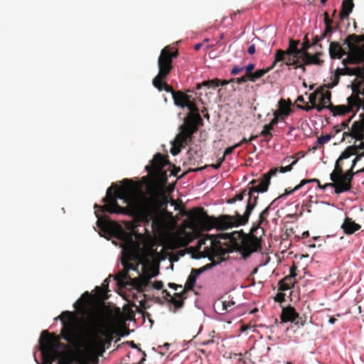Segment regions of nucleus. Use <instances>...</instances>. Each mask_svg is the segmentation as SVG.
I'll return each mask as SVG.
<instances>
[{
  "instance_id": "obj_12",
  "label": "nucleus",
  "mask_w": 364,
  "mask_h": 364,
  "mask_svg": "<svg viewBox=\"0 0 364 364\" xmlns=\"http://www.w3.org/2000/svg\"><path fill=\"white\" fill-rule=\"evenodd\" d=\"M168 164V159L161 154L157 153L151 161V165L146 166V169L149 174H161L162 178L166 181V173L163 171V168Z\"/></svg>"
},
{
  "instance_id": "obj_25",
  "label": "nucleus",
  "mask_w": 364,
  "mask_h": 364,
  "mask_svg": "<svg viewBox=\"0 0 364 364\" xmlns=\"http://www.w3.org/2000/svg\"><path fill=\"white\" fill-rule=\"evenodd\" d=\"M295 283V278H291L289 276H286L279 282V289L280 291H286L294 287Z\"/></svg>"
},
{
  "instance_id": "obj_7",
  "label": "nucleus",
  "mask_w": 364,
  "mask_h": 364,
  "mask_svg": "<svg viewBox=\"0 0 364 364\" xmlns=\"http://www.w3.org/2000/svg\"><path fill=\"white\" fill-rule=\"evenodd\" d=\"M178 55L177 50H172V48L169 46L163 48L158 58L159 73L152 80L153 85L159 91L165 90L166 92L171 93L173 100L174 96L183 92L175 91L171 86L166 82L165 80L173 69V60L177 58Z\"/></svg>"
},
{
  "instance_id": "obj_11",
  "label": "nucleus",
  "mask_w": 364,
  "mask_h": 364,
  "mask_svg": "<svg viewBox=\"0 0 364 364\" xmlns=\"http://www.w3.org/2000/svg\"><path fill=\"white\" fill-rule=\"evenodd\" d=\"M85 349L86 348H85ZM85 350L86 352L79 349L73 350L64 354L60 352V355L57 358L58 364H91L92 358L88 353H102L100 352L91 353L87 350Z\"/></svg>"
},
{
  "instance_id": "obj_29",
  "label": "nucleus",
  "mask_w": 364,
  "mask_h": 364,
  "mask_svg": "<svg viewBox=\"0 0 364 364\" xmlns=\"http://www.w3.org/2000/svg\"><path fill=\"white\" fill-rule=\"evenodd\" d=\"M108 288V282L107 279L105 280L104 284L102 287H96L95 292L96 296L100 299H107V296H106V292L107 291Z\"/></svg>"
},
{
  "instance_id": "obj_41",
  "label": "nucleus",
  "mask_w": 364,
  "mask_h": 364,
  "mask_svg": "<svg viewBox=\"0 0 364 364\" xmlns=\"http://www.w3.org/2000/svg\"><path fill=\"white\" fill-rule=\"evenodd\" d=\"M274 129L272 126H271L269 124H265L263 127V129L261 132V135L263 136H269V139L272 137V134L271 133V131Z\"/></svg>"
},
{
  "instance_id": "obj_20",
  "label": "nucleus",
  "mask_w": 364,
  "mask_h": 364,
  "mask_svg": "<svg viewBox=\"0 0 364 364\" xmlns=\"http://www.w3.org/2000/svg\"><path fill=\"white\" fill-rule=\"evenodd\" d=\"M329 55L332 59H341L343 55H348V52L341 47L339 43L333 41L331 42L329 46Z\"/></svg>"
},
{
  "instance_id": "obj_51",
  "label": "nucleus",
  "mask_w": 364,
  "mask_h": 364,
  "mask_svg": "<svg viewBox=\"0 0 364 364\" xmlns=\"http://www.w3.org/2000/svg\"><path fill=\"white\" fill-rule=\"evenodd\" d=\"M297 275V267L294 264L289 269V274L288 276L291 278H295Z\"/></svg>"
},
{
  "instance_id": "obj_53",
  "label": "nucleus",
  "mask_w": 364,
  "mask_h": 364,
  "mask_svg": "<svg viewBox=\"0 0 364 364\" xmlns=\"http://www.w3.org/2000/svg\"><path fill=\"white\" fill-rule=\"evenodd\" d=\"M355 116H353V114H352V116L347 120L343 122L341 124V129H345L346 128H348V125H349V123L350 122V121L352 120V119Z\"/></svg>"
},
{
  "instance_id": "obj_47",
  "label": "nucleus",
  "mask_w": 364,
  "mask_h": 364,
  "mask_svg": "<svg viewBox=\"0 0 364 364\" xmlns=\"http://www.w3.org/2000/svg\"><path fill=\"white\" fill-rule=\"evenodd\" d=\"M299 43V41L290 39L289 43V47H290L291 49H293L294 50H295L296 53H298L299 54V48H298Z\"/></svg>"
},
{
  "instance_id": "obj_27",
  "label": "nucleus",
  "mask_w": 364,
  "mask_h": 364,
  "mask_svg": "<svg viewBox=\"0 0 364 364\" xmlns=\"http://www.w3.org/2000/svg\"><path fill=\"white\" fill-rule=\"evenodd\" d=\"M298 108L305 110L306 112H309L313 109H316L318 112H321L324 109H327L329 110V107L328 105H324L318 102V103L315 104L314 105H309V104H305L304 105H297Z\"/></svg>"
},
{
  "instance_id": "obj_22",
  "label": "nucleus",
  "mask_w": 364,
  "mask_h": 364,
  "mask_svg": "<svg viewBox=\"0 0 364 364\" xmlns=\"http://www.w3.org/2000/svg\"><path fill=\"white\" fill-rule=\"evenodd\" d=\"M354 7L353 0H343L341 4V9L339 13L340 20L348 18L350 14Z\"/></svg>"
},
{
  "instance_id": "obj_23",
  "label": "nucleus",
  "mask_w": 364,
  "mask_h": 364,
  "mask_svg": "<svg viewBox=\"0 0 364 364\" xmlns=\"http://www.w3.org/2000/svg\"><path fill=\"white\" fill-rule=\"evenodd\" d=\"M322 55V53L317 52L314 55L310 54L309 53L306 54L305 56L301 58L302 61L305 62V64L309 65H322L323 64V60L319 58V56Z\"/></svg>"
},
{
  "instance_id": "obj_38",
  "label": "nucleus",
  "mask_w": 364,
  "mask_h": 364,
  "mask_svg": "<svg viewBox=\"0 0 364 364\" xmlns=\"http://www.w3.org/2000/svg\"><path fill=\"white\" fill-rule=\"evenodd\" d=\"M331 139V136L330 134H326V135H323V136H321L319 137H318L317 139V141H316V146H314L313 147V149L316 150L318 147V146H322L324 144H326L327 142H328Z\"/></svg>"
},
{
  "instance_id": "obj_43",
  "label": "nucleus",
  "mask_w": 364,
  "mask_h": 364,
  "mask_svg": "<svg viewBox=\"0 0 364 364\" xmlns=\"http://www.w3.org/2000/svg\"><path fill=\"white\" fill-rule=\"evenodd\" d=\"M298 161V159H295L294 161H293L289 165L287 166H280L279 168H278V171H279L280 173H286V172H288V171H290L292 170V168H293V166Z\"/></svg>"
},
{
  "instance_id": "obj_63",
  "label": "nucleus",
  "mask_w": 364,
  "mask_h": 364,
  "mask_svg": "<svg viewBox=\"0 0 364 364\" xmlns=\"http://www.w3.org/2000/svg\"><path fill=\"white\" fill-rule=\"evenodd\" d=\"M203 272L202 269H193L191 274H196V277H198V275Z\"/></svg>"
},
{
  "instance_id": "obj_59",
  "label": "nucleus",
  "mask_w": 364,
  "mask_h": 364,
  "mask_svg": "<svg viewBox=\"0 0 364 364\" xmlns=\"http://www.w3.org/2000/svg\"><path fill=\"white\" fill-rule=\"evenodd\" d=\"M296 190H294V188L293 189H290V188H286L285 189V191L283 194L280 195L279 197H277V198H278V200L280 198H282L284 196H288V195H290L294 191H295Z\"/></svg>"
},
{
  "instance_id": "obj_55",
  "label": "nucleus",
  "mask_w": 364,
  "mask_h": 364,
  "mask_svg": "<svg viewBox=\"0 0 364 364\" xmlns=\"http://www.w3.org/2000/svg\"><path fill=\"white\" fill-rule=\"evenodd\" d=\"M163 286H164V284L161 281H155L152 284L153 288L158 289V290L161 289L163 288Z\"/></svg>"
},
{
  "instance_id": "obj_5",
  "label": "nucleus",
  "mask_w": 364,
  "mask_h": 364,
  "mask_svg": "<svg viewBox=\"0 0 364 364\" xmlns=\"http://www.w3.org/2000/svg\"><path fill=\"white\" fill-rule=\"evenodd\" d=\"M347 45L348 56L342 60L344 65L343 68H337L331 77V82L328 84V88L336 86L341 75L355 76L356 78L352 84L364 86V36L355 34L349 35L344 41Z\"/></svg>"
},
{
  "instance_id": "obj_60",
  "label": "nucleus",
  "mask_w": 364,
  "mask_h": 364,
  "mask_svg": "<svg viewBox=\"0 0 364 364\" xmlns=\"http://www.w3.org/2000/svg\"><path fill=\"white\" fill-rule=\"evenodd\" d=\"M306 65H308L305 64V62H303L302 63H299V65H296V67H294V69L299 68L302 71V73H305L306 71Z\"/></svg>"
},
{
  "instance_id": "obj_45",
  "label": "nucleus",
  "mask_w": 364,
  "mask_h": 364,
  "mask_svg": "<svg viewBox=\"0 0 364 364\" xmlns=\"http://www.w3.org/2000/svg\"><path fill=\"white\" fill-rule=\"evenodd\" d=\"M255 69V65L251 63L247 65V66L244 67V70L245 71V75L247 76V78H250V75H252L253 70Z\"/></svg>"
},
{
  "instance_id": "obj_40",
  "label": "nucleus",
  "mask_w": 364,
  "mask_h": 364,
  "mask_svg": "<svg viewBox=\"0 0 364 364\" xmlns=\"http://www.w3.org/2000/svg\"><path fill=\"white\" fill-rule=\"evenodd\" d=\"M228 300H224L222 301L223 310L225 311H230L232 310V306L235 304V302L228 296Z\"/></svg>"
},
{
  "instance_id": "obj_35",
  "label": "nucleus",
  "mask_w": 364,
  "mask_h": 364,
  "mask_svg": "<svg viewBox=\"0 0 364 364\" xmlns=\"http://www.w3.org/2000/svg\"><path fill=\"white\" fill-rule=\"evenodd\" d=\"M311 46V45L309 41L308 40L307 36H306L304 38V41L301 45V48H299V57L303 58L306 54H308L309 53L308 50L309 49V48Z\"/></svg>"
},
{
  "instance_id": "obj_61",
  "label": "nucleus",
  "mask_w": 364,
  "mask_h": 364,
  "mask_svg": "<svg viewBox=\"0 0 364 364\" xmlns=\"http://www.w3.org/2000/svg\"><path fill=\"white\" fill-rule=\"evenodd\" d=\"M259 353V348L256 346H253L250 349V355H253L256 357L257 354Z\"/></svg>"
},
{
  "instance_id": "obj_58",
  "label": "nucleus",
  "mask_w": 364,
  "mask_h": 364,
  "mask_svg": "<svg viewBox=\"0 0 364 364\" xmlns=\"http://www.w3.org/2000/svg\"><path fill=\"white\" fill-rule=\"evenodd\" d=\"M285 295L283 293H278L275 297V301L279 303H282L284 301Z\"/></svg>"
},
{
  "instance_id": "obj_57",
  "label": "nucleus",
  "mask_w": 364,
  "mask_h": 364,
  "mask_svg": "<svg viewBox=\"0 0 364 364\" xmlns=\"http://www.w3.org/2000/svg\"><path fill=\"white\" fill-rule=\"evenodd\" d=\"M257 138V136H255V135H252L251 136L249 139H246V138H243L241 141H240L238 144H240V146L245 144V143H248L254 139H255Z\"/></svg>"
},
{
  "instance_id": "obj_44",
  "label": "nucleus",
  "mask_w": 364,
  "mask_h": 364,
  "mask_svg": "<svg viewBox=\"0 0 364 364\" xmlns=\"http://www.w3.org/2000/svg\"><path fill=\"white\" fill-rule=\"evenodd\" d=\"M117 277H119V279L121 281L127 280V279H131L129 275L128 270L127 269H125L124 267V269L118 274Z\"/></svg>"
},
{
  "instance_id": "obj_19",
  "label": "nucleus",
  "mask_w": 364,
  "mask_h": 364,
  "mask_svg": "<svg viewBox=\"0 0 364 364\" xmlns=\"http://www.w3.org/2000/svg\"><path fill=\"white\" fill-rule=\"evenodd\" d=\"M141 308L146 309L145 301H141L140 306H137L135 304H132L131 305H125L123 309L127 315V318L132 320L135 316V311L141 313L143 316H144L146 313L141 311Z\"/></svg>"
},
{
  "instance_id": "obj_17",
  "label": "nucleus",
  "mask_w": 364,
  "mask_h": 364,
  "mask_svg": "<svg viewBox=\"0 0 364 364\" xmlns=\"http://www.w3.org/2000/svg\"><path fill=\"white\" fill-rule=\"evenodd\" d=\"M151 279V277L143 272L139 277L133 279V284L139 292H144L146 291V288L149 286Z\"/></svg>"
},
{
  "instance_id": "obj_1",
  "label": "nucleus",
  "mask_w": 364,
  "mask_h": 364,
  "mask_svg": "<svg viewBox=\"0 0 364 364\" xmlns=\"http://www.w3.org/2000/svg\"><path fill=\"white\" fill-rule=\"evenodd\" d=\"M92 296L85 291L73 304V307L86 317L83 328H79L75 312L65 311L55 318L60 319L63 325L60 336L48 331L41 333L39 342L42 364H53L60 355V350L68 348L60 342V338L73 346H79L82 343L83 347L91 353L105 352L106 346L112 341V333L109 329L105 328L101 311L92 304Z\"/></svg>"
},
{
  "instance_id": "obj_52",
  "label": "nucleus",
  "mask_w": 364,
  "mask_h": 364,
  "mask_svg": "<svg viewBox=\"0 0 364 364\" xmlns=\"http://www.w3.org/2000/svg\"><path fill=\"white\" fill-rule=\"evenodd\" d=\"M242 70H244V67H240L236 65L232 68L231 74L235 75L241 73Z\"/></svg>"
},
{
  "instance_id": "obj_42",
  "label": "nucleus",
  "mask_w": 364,
  "mask_h": 364,
  "mask_svg": "<svg viewBox=\"0 0 364 364\" xmlns=\"http://www.w3.org/2000/svg\"><path fill=\"white\" fill-rule=\"evenodd\" d=\"M247 190H243L241 193L239 194H237L233 198L229 199L228 203H233L237 200H242L245 196H246Z\"/></svg>"
},
{
  "instance_id": "obj_6",
  "label": "nucleus",
  "mask_w": 364,
  "mask_h": 364,
  "mask_svg": "<svg viewBox=\"0 0 364 364\" xmlns=\"http://www.w3.org/2000/svg\"><path fill=\"white\" fill-rule=\"evenodd\" d=\"M174 103L176 106L187 107L190 111L184 119V123L180 127V133L176 137V143L186 146L188 142L192 141L193 134L198 130V126L202 122L199 110L196 103L191 100V96L185 93H179L174 96Z\"/></svg>"
},
{
  "instance_id": "obj_3",
  "label": "nucleus",
  "mask_w": 364,
  "mask_h": 364,
  "mask_svg": "<svg viewBox=\"0 0 364 364\" xmlns=\"http://www.w3.org/2000/svg\"><path fill=\"white\" fill-rule=\"evenodd\" d=\"M278 198L273 200L259 215L257 223H254L250 234L243 230L235 231L230 234L220 233L218 235H208L198 241L199 248H203V252L209 257H218L222 259L227 253L236 250L246 259L254 253L262 250V240L253 232L263 223H267V217L271 209H274Z\"/></svg>"
},
{
  "instance_id": "obj_2",
  "label": "nucleus",
  "mask_w": 364,
  "mask_h": 364,
  "mask_svg": "<svg viewBox=\"0 0 364 364\" xmlns=\"http://www.w3.org/2000/svg\"><path fill=\"white\" fill-rule=\"evenodd\" d=\"M133 185L129 179L123 181V186H112L103 198L104 205H95L97 224L101 229L113 230L116 233L115 223L108 220L105 217H100L97 212L122 215H130L139 221L149 224L151 222L154 230H159L164 224L161 215V209H165L168 203L166 193L161 188L153 186L148 189V194L139 196L133 194Z\"/></svg>"
},
{
  "instance_id": "obj_4",
  "label": "nucleus",
  "mask_w": 364,
  "mask_h": 364,
  "mask_svg": "<svg viewBox=\"0 0 364 364\" xmlns=\"http://www.w3.org/2000/svg\"><path fill=\"white\" fill-rule=\"evenodd\" d=\"M277 171L278 168L270 169L267 173L263 175L257 185L248 188L247 193L248 200L243 215L235 211L233 215H221L216 218L208 215L203 208L198 207L193 208L191 212L190 218L193 225L201 228L203 230H210L213 228L224 230L246 225L257 204L258 193H264L268 190L271 176L276 175Z\"/></svg>"
},
{
  "instance_id": "obj_13",
  "label": "nucleus",
  "mask_w": 364,
  "mask_h": 364,
  "mask_svg": "<svg viewBox=\"0 0 364 364\" xmlns=\"http://www.w3.org/2000/svg\"><path fill=\"white\" fill-rule=\"evenodd\" d=\"M358 101L355 99V95L353 93L347 98V105H333V104L328 105L329 110L333 116L344 115L347 113L352 112L354 114L355 107H357Z\"/></svg>"
},
{
  "instance_id": "obj_36",
  "label": "nucleus",
  "mask_w": 364,
  "mask_h": 364,
  "mask_svg": "<svg viewBox=\"0 0 364 364\" xmlns=\"http://www.w3.org/2000/svg\"><path fill=\"white\" fill-rule=\"evenodd\" d=\"M197 277H196V274H191L186 282L185 284V289L183 290H192L195 286L196 282Z\"/></svg>"
},
{
  "instance_id": "obj_24",
  "label": "nucleus",
  "mask_w": 364,
  "mask_h": 364,
  "mask_svg": "<svg viewBox=\"0 0 364 364\" xmlns=\"http://www.w3.org/2000/svg\"><path fill=\"white\" fill-rule=\"evenodd\" d=\"M327 85L328 84L319 87L321 94H319L318 102L324 105L332 104L331 102V92L326 90V88L329 89Z\"/></svg>"
},
{
  "instance_id": "obj_64",
  "label": "nucleus",
  "mask_w": 364,
  "mask_h": 364,
  "mask_svg": "<svg viewBox=\"0 0 364 364\" xmlns=\"http://www.w3.org/2000/svg\"><path fill=\"white\" fill-rule=\"evenodd\" d=\"M218 84H219V86H224V85H228L229 82L227 80H220L219 79Z\"/></svg>"
},
{
  "instance_id": "obj_30",
  "label": "nucleus",
  "mask_w": 364,
  "mask_h": 364,
  "mask_svg": "<svg viewBox=\"0 0 364 364\" xmlns=\"http://www.w3.org/2000/svg\"><path fill=\"white\" fill-rule=\"evenodd\" d=\"M290 104H288L284 100L281 99L279 102V112L280 114L284 117H288L291 112V109L289 107Z\"/></svg>"
},
{
  "instance_id": "obj_46",
  "label": "nucleus",
  "mask_w": 364,
  "mask_h": 364,
  "mask_svg": "<svg viewBox=\"0 0 364 364\" xmlns=\"http://www.w3.org/2000/svg\"><path fill=\"white\" fill-rule=\"evenodd\" d=\"M328 35V33H326V32L323 31V33L321 36H316L314 38L313 43L311 44V46L318 45V43L324 38H326Z\"/></svg>"
},
{
  "instance_id": "obj_8",
  "label": "nucleus",
  "mask_w": 364,
  "mask_h": 364,
  "mask_svg": "<svg viewBox=\"0 0 364 364\" xmlns=\"http://www.w3.org/2000/svg\"><path fill=\"white\" fill-rule=\"evenodd\" d=\"M340 160V156L336 161L335 168L330 175V178L332 183H326L325 186H330L334 188V191L336 194H340L343 192H347L352 188V181L353 176L358 173L354 171L350 167L346 173H343V161Z\"/></svg>"
},
{
  "instance_id": "obj_34",
  "label": "nucleus",
  "mask_w": 364,
  "mask_h": 364,
  "mask_svg": "<svg viewBox=\"0 0 364 364\" xmlns=\"http://www.w3.org/2000/svg\"><path fill=\"white\" fill-rule=\"evenodd\" d=\"M144 273L148 274L151 278L156 277L159 274V267L156 266L144 267Z\"/></svg>"
},
{
  "instance_id": "obj_54",
  "label": "nucleus",
  "mask_w": 364,
  "mask_h": 364,
  "mask_svg": "<svg viewBox=\"0 0 364 364\" xmlns=\"http://www.w3.org/2000/svg\"><path fill=\"white\" fill-rule=\"evenodd\" d=\"M278 122V112H274V118L271 120V122L269 124L273 127H274V126L277 125Z\"/></svg>"
},
{
  "instance_id": "obj_21",
  "label": "nucleus",
  "mask_w": 364,
  "mask_h": 364,
  "mask_svg": "<svg viewBox=\"0 0 364 364\" xmlns=\"http://www.w3.org/2000/svg\"><path fill=\"white\" fill-rule=\"evenodd\" d=\"M361 226L355 223L352 218L346 217L341 225V228L346 235H351L360 230Z\"/></svg>"
},
{
  "instance_id": "obj_18",
  "label": "nucleus",
  "mask_w": 364,
  "mask_h": 364,
  "mask_svg": "<svg viewBox=\"0 0 364 364\" xmlns=\"http://www.w3.org/2000/svg\"><path fill=\"white\" fill-rule=\"evenodd\" d=\"M353 95H355V99L357 100L358 103L357 107H355V112L353 116H355L356 113L361 108L364 110V99L360 97V95L364 96V85L360 87V85H354L353 86Z\"/></svg>"
},
{
  "instance_id": "obj_33",
  "label": "nucleus",
  "mask_w": 364,
  "mask_h": 364,
  "mask_svg": "<svg viewBox=\"0 0 364 364\" xmlns=\"http://www.w3.org/2000/svg\"><path fill=\"white\" fill-rule=\"evenodd\" d=\"M318 183V187L320 188V189H325L326 188H327L328 186H325V185L322 186L321 184V182L317 178H313V179H304L302 180L300 183L297 186H295L294 188V190H299V188H301L302 186H304V185L307 184V183Z\"/></svg>"
},
{
  "instance_id": "obj_56",
  "label": "nucleus",
  "mask_w": 364,
  "mask_h": 364,
  "mask_svg": "<svg viewBox=\"0 0 364 364\" xmlns=\"http://www.w3.org/2000/svg\"><path fill=\"white\" fill-rule=\"evenodd\" d=\"M247 80H249V78H247L246 75H243L240 77H236L235 78V82L237 84H242L246 82Z\"/></svg>"
},
{
  "instance_id": "obj_28",
  "label": "nucleus",
  "mask_w": 364,
  "mask_h": 364,
  "mask_svg": "<svg viewBox=\"0 0 364 364\" xmlns=\"http://www.w3.org/2000/svg\"><path fill=\"white\" fill-rule=\"evenodd\" d=\"M274 67H273V63L272 65L266 69H259L253 73L252 75H250L249 80L251 82H255L257 79L263 77L266 73H269L271 70H272Z\"/></svg>"
},
{
  "instance_id": "obj_49",
  "label": "nucleus",
  "mask_w": 364,
  "mask_h": 364,
  "mask_svg": "<svg viewBox=\"0 0 364 364\" xmlns=\"http://www.w3.org/2000/svg\"><path fill=\"white\" fill-rule=\"evenodd\" d=\"M239 146H240V144H235V145H233V146H232L228 147V148L225 150V151H224V153H223V155H224L225 156H228V155H229V154H232V153L235 151V149H237V147H239Z\"/></svg>"
},
{
  "instance_id": "obj_62",
  "label": "nucleus",
  "mask_w": 364,
  "mask_h": 364,
  "mask_svg": "<svg viewBox=\"0 0 364 364\" xmlns=\"http://www.w3.org/2000/svg\"><path fill=\"white\" fill-rule=\"evenodd\" d=\"M247 53L250 55H253L255 53V44H251L247 49Z\"/></svg>"
},
{
  "instance_id": "obj_15",
  "label": "nucleus",
  "mask_w": 364,
  "mask_h": 364,
  "mask_svg": "<svg viewBox=\"0 0 364 364\" xmlns=\"http://www.w3.org/2000/svg\"><path fill=\"white\" fill-rule=\"evenodd\" d=\"M299 318V314L296 312V310L292 306H287L283 308L282 314H281V320L282 322L285 323L288 321L294 322L296 325H299V321H296V318Z\"/></svg>"
},
{
  "instance_id": "obj_50",
  "label": "nucleus",
  "mask_w": 364,
  "mask_h": 364,
  "mask_svg": "<svg viewBox=\"0 0 364 364\" xmlns=\"http://www.w3.org/2000/svg\"><path fill=\"white\" fill-rule=\"evenodd\" d=\"M181 147H183L182 146H180L179 144H176V145L173 146L171 149V153L173 155V156H176L177 154H178L181 151Z\"/></svg>"
},
{
  "instance_id": "obj_16",
  "label": "nucleus",
  "mask_w": 364,
  "mask_h": 364,
  "mask_svg": "<svg viewBox=\"0 0 364 364\" xmlns=\"http://www.w3.org/2000/svg\"><path fill=\"white\" fill-rule=\"evenodd\" d=\"M288 57H299V54L296 53L295 50L291 49L290 47H288V48L286 50H283L282 49H278L276 50V53L274 54V60L273 61V67H276L277 65L279 63V61H282L283 60H285L286 56Z\"/></svg>"
},
{
  "instance_id": "obj_31",
  "label": "nucleus",
  "mask_w": 364,
  "mask_h": 364,
  "mask_svg": "<svg viewBox=\"0 0 364 364\" xmlns=\"http://www.w3.org/2000/svg\"><path fill=\"white\" fill-rule=\"evenodd\" d=\"M218 82H219L218 78H215V79L209 80H205L202 83L197 84L196 89L199 90L202 87H206L208 88H215L217 87H219Z\"/></svg>"
},
{
  "instance_id": "obj_32",
  "label": "nucleus",
  "mask_w": 364,
  "mask_h": 364,
  "mask_svg": "<svg viewBox=\"0 0 364 364\" xmlns=\"http://www.w3.org/2000/svg\"><path fill=\"white\" fill-rule=\"evenodd\" d=\"M318 183V187L320 188V189H325L326 188H327L328 186H325V185L322 186L321 184V182L317 178H313V179H304L302 180L300 183L297 186H295L294 188V190H299V188H301L302 186H304V185L307 184V183Z\"/></svg>"
},
{
  "instance_id": "obj_14",
  "label": "nucleus",
  "mask_w": 364,
  "mask_h": 364,
  "mask_svg": "<svg viewBox=\"0 0 364 364\" xmlns=\"http://www.w3.org/2000/svg\"><path fill=\"white\" fill-rule=\"evenodd\" d=\"M162 294H164V298L174 306V311H176L177 309L183 307L184 304L183 301L186 299V296H184L186 290H182L181 292L175 293L173 296H171L169 291L164 289L163 290Z\"/></svg>"
},
{
  "instance_id": "obj_39",
  "label": "nucleus",
  "mask_w": 364,
  "mask_h": 364,
  "mask_svg": "<svg viewBox=\"0 0 364 364\" xmlns=\"http://www.w3.org/2000/svg\"><path fill=\"white\" fill-rule=\"evenodd\" d=\"M319 94H321V90L318 88L316 90H315L314 92L311 93L309 97V102L311 103L310 105H314L317 103L319 99Z\"/></svg>"
},
{
  "instance_id": "obj_37",
  "label": "nucleus",
  "mask_w": 364,
  "mask_h": 364,
  "mask_svg": "<svg viewBox=\"0 0 364 364\" xmlns=\"http://www.w3.org/2000/svg\"><path fill=\"white\" fill-rule=\"evenodd\" d=\"M301 57H288V60L285 61V65L287 66L288 70H291V68L294 69V67H296V65L299 64V59Z\"/></svg>"
},
{
  "instance_id": "obj_48",
  "label": "nucleus",
  "mask_w": 364,
  "mask_h": 364,
  "mask_svg": "<svg viewBox=\"0 0 364 364\" xmlns=\"http://www.w3.org/2000/svg\"><path fill=\"white\" fill-rule=\"evenodd\" d=\"M355 157L354 158V159L352 161V164H351V168H354L356 164L363 158L364 157V151L362 152V153H360V154H355Z\"/></svg>"
},
{
  "instance_id": "obj_10",
  "label": "nucleus",
  "mask_w": 364,
  "mask_h": 364,
  "mask_svg": "<svg viewBox=\"0 0 364 364\" xmlns=\"http://www.w3.org/2000/svg\"><path fill=\"white\" fill-rule=\"evenodd\" d=\"M360 119L353 123L348 132H344V136H350L355 140L360 141L359 144L348 146L341 154V159H347L351 156L358 154L359 150H364V112L359 115Z\"/></svg>"
},
{
  "instance_id": "obj_9",
  "label": "nucleus",
  "mask_w": 364,
  "mask_h": 364,
  "mask_svg": "<svg viewBox=\"0 0 364 364\" xmlns=\"http://www.w3.org/2000/svg\"><path fill=\"white\" fill-rule=\"evenodd\" d=\"M115 237L124 242L122 246V263L123 267L129 270L136 271L139 267L137 257L131 248L133 243L132 235L124 230L121 226L116 227Z\"/></svg>"
},
{
  "instance_id": "obj_26",
  "label": "nucleus",
  "mask_w": 364,
  "mask_h": 364,
  "mask_svg": "<svg viewBox=\"0 0 364 364\" xmlns=\"http://www.w3.org/2000/svg\"><path fill=\"white\" fill-rule=\"evenodd\" d=\"M324 23H325L324 32H326V33L330 34L333 31L340 29V22L336 23L335 26H332L333 20L329 18L328 12L324 13Z\"/></svg>"
}]
</instances>
